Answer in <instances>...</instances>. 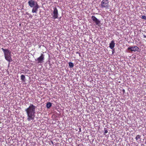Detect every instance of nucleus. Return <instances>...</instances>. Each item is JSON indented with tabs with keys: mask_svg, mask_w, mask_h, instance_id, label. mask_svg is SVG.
<instances>
[{
	"mask_svg": "<svg viewBox=\"0 0 146 146\" xmlns=\"http://www.w3.org/2000/svg\"><path fill=\"white\" fill-rule=\"evenodd\" d=\"M141 136L139 135H137L135 139L137 141H139V139H140Z\"/></svg>",
	"mask_w": 146,
	"mask_h": 146,
	"instance_id": "ddd939ff",
	"label": "nucleus"
},
{
	"mask_svg": "<svg viewBox=\"0 0 146 146\" xmlns=\"http://www.w3.org/2000/svg\"><path fill=\"white\" fill-rule=\"evenodd\" d=\"M115 44V43L114 42V41L113 40L111 41V42L110 43L109 47L111 49L113 50V49L114 48Z\"/></svg>",
	"mask_w": 146,
	"mask_h": 146,
	"instance_id": "1a4fd4ad",
	"label": "nucleus"
},
{
	"mask_svg": "<svg viewBox=\"0 0 146 146\" xmlns=\"http://www.w3.org/2000/svg\"><path fill=\"white\" fill-rule=\"evenodd\" d=\"M3 51L5 57V59L9 62L11 60V52L8 49H4L3 48H1Z\"/></svg>",
	"mask_w": 146,
	"mask_h": 146,
	"instance_id": "7ed1b4c3",
	"label": "nucleus"
},
{
	"mask_svg": "<svg viewBox=\"0 0 146 146\" xmlns=\"http://www.w3.org/2000/svg\"><path fill=\"white\" fill-rule=\"evenodd\" d=\"M108 132V131L107 129H105L104 133L105 134L107 133Z\"/></svg>",
	"mask_w": 146,
	"mask_h": 146,
	"instance_id": "2eb2a0df",
	"label": "nucleus"
},
{
	"mask_svg": "<svg viewBox=\"0 0 146 146\" xmlns=\"http://www.w3.org/2000/svg\"><path fill=\"white\" fill-rule=\"evenodd\" d=\"M125 90H123V91H124Z\"/></svg>",
	"mask_w": 146,
	"mask_h": 146,
	"instance_id": "6ab92c4d",
	"label": "nucleus"
},
{
	"mask_svg": "<svg viewBox=\"0 0 146 146\" xmlns=\"http://www.w3.org/2000/svg\"><path fill=\"white\" fill-rule=\"evenodd\" d=\"M128 50H129L131 51H137L139 52V51L140 49L139 47L137 46H131L128 48Z\"/></svg>",
	"mask_w": 146,
	"mask_h": 146,
	"instance_id": "6e6552de",
	"label": "nucleus"
},
{
	"mask_svg": "<svg viewBox=\"0 0 146 146\" xmlns=\"http://www.w3.org/2000/svg\"><path fill=\"white\" fill-rule=\"evenodd\" d=\"M28 4L30 7L33 8L32 12L36 13L39 7L37 2L34 0H29Z\"/></svg>",
	"mask_w": 146,
	"mask_h": 146,
	"instance_id": "f03ea898",
	"label": "nucleus"
},
{
	"mask_svg": "<svg viewBox=\"0 0 146 146\" xmlns=\"http://www.w3.org/2000/svg\"><path fill=\"white\" fill-rule=\"evenodd\" d=\"M141 19L145 20H146V16H145L143 15L141 17Z\"/></svg>",
	"mask_w": 146,
	"mask_h": 146,
	"instance_id": "4468645a",
	"label": "nucleus"
},
{
	"mask_svg": "<svg viewBox=\"0 0 146 146\" xmlns=\"http://www.w3.org/2000/svg\"><path fill=\"white\" fill-rule=\"evenodd\" d=\"M76 54H79V53L78 52H76Z\"/></svg>",
	"mask_w": 146,
	"mask_h": 146,
	"instance_id": "f3484780",
	"label": "nucleus"
},
{
	"mask_svg": "<svg viewBox=\"0 0 146 146\" xmlns=\"http://www.w3.org/2000/svg\"><path fill=\"white\" fill-rule=\"evenodd\" d=\"M21 80L22 81L25 82V77L23 75H22L21 76Z\"/></svg>",
	"mask_w": 146,
	"mask_h": 146,
	"instance_id": "9d476101",
	"label": "nucleus"
},
{
	"mask_svg": "<svg viewBox=\"0 0 146 146\" xmlns=\"http://www.w3.org/2000/svg\"><path fill=\"white\" fill-rule=\"evenodd\" d=\"M91 19L98 26L100 27L101 25L100 21L96 18L95 16H92L91 17Z\"/></svg>",
	"mask_w": 146,
	"mask_h": 146,
	"instance_id": "0eeeda50",
	"label": "nucleus"
},
{
	"mask_svg": "<svg viewBox=\"0 0 146 146\" xmlns=\"http://www.w3.org/2000/svg\"><path fill=\"white\" fill-rule=\"evenodd\" d=\"M79 54L80 56V54L79 53Z\"/></svg>",
	"mask_w": 146,
	"mask_h": 146,
	"instance_id": "a211bd4d",
	"label": "nucleus"
},
{
	"mask_svg": "<svg viewBox=\"0 0 146 146\" xmlns=\"http://www.w3.org/2000/svg\"><path fill=\"white\" fill-rule=\"evenodd\" d=\"M51 15L52 16V18L53 19H55L58 18V12L57 9L56 7L53 8V11Z\"/></svg>",
	"mask_w": 146,
	"mask_h": 146,
	"instance_id": "423d86ee",
	"label": "nucleus"
},
{
	"mask_svg": "<svg viewBox=\"0 0 146 146\" xmlns=\"http://www.w3.org/2000/svg\"><path fill=\"white\" fill-rule=\"evenodd\" d=\"M43 53L41 54L40 56L38 58L35 59V60L37 62V63L41 64L44 62V55Z\"/></svg>",
	"mask_w": 146,
	"mask_h": 146,
	"instance_id": "39448f33",
	"label": "nucleus"
},
{
	"mask_svg": "<svg viewBox=\"0 0 146 146\" xmlns=\"http://www.w3.org/2000/svg\"><path fill=\"white\" fill-rule=\"evenodd\" d=\"M36 107L31 104L28 108L25 109L27 115V120L28 121H33L35 116Z\"/></svg>",
	"mask_w": 146,
	"mask_h": 146,
	"instance_id": "f257e3e1",
	"label": "nucleus"
},
{
	"mask_svg": "<svg viewBox=\"0 0 146 146\" xmlns=\"http://www.w3.org/2000/svg\"><path fill=\"white\" fill-rule=\"evenodd\" d=\"M143 37H144V38H146V35H143Z\"/></svg>",
	"mask_w": 146,
	"mask_h": 146,
	"instance_id": "dca6fc26",
	"label": "nucleus"
},
{
	"mask_svg": "<svg viewBox=\"0 0 146 146\" xmlns=\"http://www.w3.org/2000/svg\"><path fill=\"white\" fill-rule=\"evenodd\" d=\"M69 66L70 68H72L74 66V65L73 63L70 62L68 63Z\"/></svg>",
	"mask_w": 146,
	"mask_h": 146,
	"instance_id": "f8f14e48",
	"label": "nucleus"
},
{
	"mask_svg": "<svg viewBox=\"0 0 146 146\" xmlns=\"http://www.w3.org/2000/svg\"><path fill=\"white\" fill-rule=\"evenodd\" d=\"M100 6L102 8L106 9H108L109 6L108 0H103L101 2Z\"/></svg>",
	"mask_w": 146,
	"mask_h": 146,
	"instance_id": "20e7f679",
	"label": "nucleus"
},
{
	"mask_svg": "<svg viewBox=\"0 0 146 146\" xmlns=\"http://www.w3.org/2000/svg\"><path fill=\"white\" fill-rule=\"evenodd\" d=\"M51 106H52V104L50 102L48 103L46 105V107L47 108H49Z\"/></svg>",
	"mask_w": 146,
	"mask_h": 146,
	"instance_id": "9b49d317",
	"label": "nucleus"
}]
</instances>
